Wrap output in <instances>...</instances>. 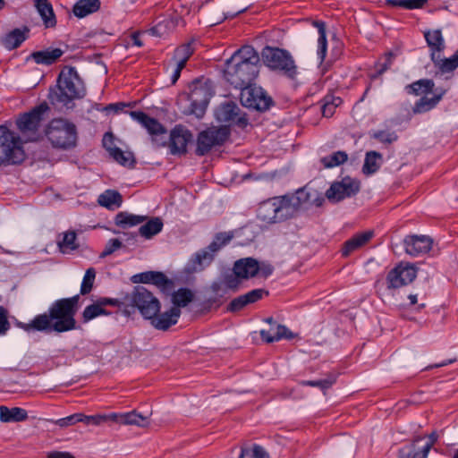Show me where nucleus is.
Listing matches in <instances>:
<instances>
[{"mask_svg":"<svg viewBox=\"0 0 458 458\" xmlns=\"http://www.w3.org/2000/svg\"><path fill=\"white\" fill-rule=\"evenodd\" d=\"M80 295L62 298L51 303L47 312L34 317L29 323H20L19 327L27 333L44 332L64 333L79 328L75 316L79 310Z\"/></svg>","mask_w":458,"mask_h":458,"instance_id":"obj_1","label":"nucleus"},{"mask_svg":"<svg viewBox=\"0 0 458 458\" xmlns=\"http://www.w3.org/2000/svg\"><path fill=\"white\" fill-rule=\"evenodd\" d=\"M259 68L260 58L258 52L250 46H243L225 61L224 78L235 89H242L254 84Z\"/></svg>","mask_w":458,"mask_h":458,"instance_id":"obj_2","label":"nucleus"},{"mask_svg":"<svg viewBox=\"0 0 458 458\" xmlns=\"http://www.w3.org/2000/svg\"><path fill=\"white\" fill-rule=\"evenodd\" d=\"M86 95L83 81L74 67H67L58 76L57 85L51 89L48 98L53 104L67 105L74 99H80Z\"/></svg>","mask_w":458,"mask_h":458,"instance_id":"obj_3","label":"nucleus"},{"mask_svg":"<svg viewBox=\"0 0 458 458\" xmlns=\"http://www.w3.org/2000/svg\"><path fill=\"white\" fill-rule=\"evenodd\" d=\"M20 135L5 125H0V166L20 165L25 159V152Z\"/></svg>","mask_w":458,"mask_h":458,"instance_id":"obj_4","label":"nucleus"},{"mask_svg":"<svg viewBox=\"0 0 458 458\" xmlns=\"http://www.w3.org/2000/svg\"><path fill=\"white\" fill-rule=\"evenodd\" d=\"M48 111L47 103L42 102L17 117L15 124L25 141H37L40 139L41 123L46 119Z\"/></svg>","mask_w":458,"mask_h":458,"instance_id":"obj_5","label":"nucleus"},{"mask_svg":"<svg viewBox=\"0 0 458 458\" xmlns=\"http://www.w3.org/2000/svg\"><path fill=\"white\" fill-rule=\"evenodd\" d=\"M263 63L272 71L279 72L289 79H294L298 73L297 65L291 54L284 49L266 47L261 53Z\"/></svg>","mask_w":458,"mask_h":458,"instance_id":"obj_6","label":"nucleus"},{"mask_svg":"<svg viewBox=\"0 0 458 458\" xmlns=\"http://www.w3.org/2000/svg\"><path fill=\"white\" fill-rule=\"evenodd\" d=\"M46 135L52 146L56 148L69 149L76 145V127L64 119L52 120L47 125Z\"/></svg>","mask_w":458,"mask_h":458,"instance_id":"obj_7","label":"nucleus"},{"mask_svg":"<svg viewBox=\"0 0 458 458\" xmlns=\"http://www.w3.org/2000/svg\"><path fill=\"white\" fill-rule=\"evenodd\" d=\"M258 218L267 224H276L293 218L283 196L269 198L259 203Z\"/></svg>","mask_w":458,"mask_h":458,"instance_id":"obj_8","label":"nucleus"},{"mask_svg":"<svg viewBox=\"0 0 458 458\" xmlns=\"http://www.w3.org/2000/svg\"><path fill=\"white\" fill-rule=\"evenodd\" d=\"M229 137L230 130L226 126H212L201 131L197 137L196 155L206 156L212 149L222 147Z\"/></svg>","mask_w":458,"mask_h":458,"instance_id":"obj_9","label":"nucleus"},{"mask_svg":"<svg viewBox=\"0 0 458 458\" xmlns=\"http://www.w3.org/2000/svg\"><path fill=\"white\" fill-rule=\"evenodd\" d=\"M240 101L243 106L259 112H266L274 106L273 98L255 84L241 89Z\"/></svg>","mask_w":458,"mask_h":458,"instance_id":"obj_10","label":"nucleus"},{"mask_svg":"<svg viewBox=\"0 0 458 458\" xmlns=\"http://www.w3.org/2000/svg\"><path fill=\"white\" fill-rule=\"evenodd\" d=\"M131 301L144 318H152L160 311V301L144 286H136L131 293Z\"/></svg>","mask_w":458,"mask_h":458,"instance_id":"obj_11","label":"nucleus"},{"mask_svg":"<svg viewBox=\"0 0 458 458\" xmlns=\"http://www.w3.org/2000/svg\"><path fill=\"white\" fill-rule=\"evenodd\" d=\"M360 189L359 180L346 176L340 182H334L326 191V197L333 203L355 196Z\"/></svg>","mask_w":458,"mask_h":458,"instance_id":"obj_12","label":"nucleus"},{"mask_svg":"<svg viewBox=\"0 0 458 458\" xmlns=\"http://www.w3.org/2000/svg\"><path fill=\"white\" fill-rule=\"evenodd\" d=\"M417 268L409 262H400L386 276L387 289H398L414 281Z\"/></svg>","mask_w":458,"mask_h":458,"instance_id":"obj_13","label":"nucleus"},{"mask_svg":"<svg viewBox=\"0 0 458 458\" xmlns=\"http://www.w3.org/2000/svg\"><path fill=\"white\" fill-rule=\"evenodd\" d=\"M131 281L135 284H153L165 294H169L174 286L173 280L160 271H146L134 275Z\"/></svg>","mask_w":458,"mask_h":458,"instance_id":"obj_14","label":"nucleus"},{"mask_svg":"<svg viewBox=\"0 0 458 458\" xmlns=\"http://www.w3.org/2000/svg\"><path fill=\"white\" fill-rule=\"evenodd\" d=\"M424 38L429 48V57L434 64V67L437 70L443 58L441 53L445 48V42L443 37L441 30H428L424 31Z\"/></svg>","mask_w":458,"mask_h":458,"instance_id":"obj_15","label":"nucleus"},{"mask_svg":"<svg viewBox=\"0 0 458 458\" xmlns=\"http://www.w3.org/2000/svg\"><path fill=\"white\" fill-rule=\"evenodd\" d=\"M240 108L233 101L223 103L216 109V116L219 122L235 124L240 128H245L249 122L245 115H239Z\"/></svg>","mask_w":458,"mask_h":458,"instance_id":"obj_16","label":"nucleus"},{"mask_svg":"<svg viewBox=\"0 0 458 458\" xmlns=\"http://www.w3.org/2000/svg\"><path fill=\"white\" fill-rule=\"evenodd\" d=\"M191 131L182 125H176L170 133L169 148L172 155H185L187 146L192 140Z\"/></svg>","mask_w":458,"mask_h":458,"instance_id":"obj_17","label":"nucleus"},{"mask_svg":"<svg viewBox=\"0 0 458 458\" xmlns=\"http://www.w3.org/2000/svg\"><path fill=\"white\" fill-rule=\"evenodd\" d=\"M433 244V240L427 235H407L403 240L405 252L412 257H417L428 252Z\"/></svg>","mask_w":458,"mask_h":458,"instance_id":"obj_18","label":"nucleus"},{"mask_svg":"<svg viewBox=\"0 0 458 458\" xmlns=\"http://www.w3.org/2000/svg\"><path fill=\"white\" fill-rule=\"evenodd\" d=\"M189 100L191 101L190 114L201 118L209 102V94L207 87L195 86L189 94Z\"/></svg>","mask_w":458,"mask_h":458,"instance_id":"obj_19","label":"nucleus"},{"mask_svg":"<svg viewBox=\"0 0 458 458\" xmlns=\"http://www.w3.org/2000/svg\"><path fill=\"white\" fill-rule=\"evenodd\" d=\"M119 301L117 299L101 297L98 299L94 303L87 306L82 312V319L85 323L94 319L95 318L101 315H108L109 313L106 310V306H118Z\"/></svg>","mask_w":458,"mask_h":458,"instance_id":"obj_20","label":"nucleus"},{"mask_svg":"<svg viewBox=\"0 0 458 458\" xmlns=\"http://www.w3.org/2000/svg\"><path fill=\"white\" fill-rule=\"evenodd\" d=\"M181 316V310L177 307H172L168 310L157 313L152 318H148L151 325L157 330L166 331L175 325Z\"/></svg>","mask_w":458,"mask_h":458,"instance_id":"obj_21","label":"nucleus"},{"mask_svg":"<svg viewBox=\"0 0 458 458\" xmlns=\"http://www.w3.org/2000/svg\"><path fill=\"white\" fill-rule=\"evenodd\" d=\"M214 260V255L211 251L206 249H202L194 253L187 264L185 265L184 271L187 274H193L196 272L202 271L205 267L211 264Z\"/></svg>","mask_w":458,"mask_h":458,"instance_id":"obj_22","label":"nucleus"},{"mask_svg":"<svg viewBox=\"0 0 458 458\" xmlns=\"http://www.w3.org/2000/svg\"><path fill=\"white\" fill-rule=\"evenodd\" d=\"M373 237L372 231H365L355 233L352 237L344 242L341 253L343 257H348L352 252L366 245Z\"/></svg>","mask_w":458,"mask_h":458,"instance_id":"obj_23","label":"nucleus"},{"mask_svg":"<svg viewBox=\"0 0 458 458\" xmlns=\"http://www.w3.org/2000/svg\"><path fill=\"white\" fill-rule=\"evenodd\" d=\"M130 115L143 125L149 134L158 136L166 132L165 128L156 118L141 111H131Z\"/></svg>","mask_w":458,"mask_h":458,"instance_id":"obj_24","label":"nucleus"},{"mask_svg":"<svg viewBox=\"0 0 458 458\" xmlns=\"http://www.w3.org/2000/svg\"><path fill=\"white\" fill-rule=\"evenodd\" d=\"M294 336V334L288 327L277 323H274L269 330L260 331L261 339L267 344L278 342L282 339L292 340Z\"/></svg>","mask_w":458,"mask_h":458,"instance_id":"obj_25","label":"nucleus"},{"mask_svg":"<svg viewBox=\"0 0 458 458\" xmlns=\"http://www.w3.org/2000/svg\"><path fill=\"white\" fill-rule=\"evenodd\" d=\"M259 261L254 258H242L233 264V271L243 280L252 278L259 275Z\"/></svg>","mask_w":458,"mask_h":458,"instance_id":"obj_26","label":"nucleus"},{"mask_svg":"<svg viewBox=\"0 0 458 458\" xmlns=\"http://www.w3.org/2000/svg\"><path fill=\"white\" fill-rule=\"evenodd\" d=\"M283 197L293 217L304 204L310 200V193L305 188L299 189L293 194L283 195Z\"/></svg>","mask_w":458,"mask_h":458,"instance_id":"obj_27","label":"nucleus"},{"mask_svg":"<svg viewBox=\"0 0 458 458\" xmlns=\"http://www.w3.org/2000/svg\"><path fill=\"white\" fill-rule=\"evenodd\" d=\"M425 437H417L399 450V458H427L428 445H420Z\"/></svg>","mask_w":458,"mask_h":458,"instance_id":"obj_28","label":"nucleus"},{"mask_svg":"<svg viewBox=\"0 0 458 458\" xmlns=\"http://www.w3.org/2000/svg\"><path fill=\"white\" fill-rule=\"evenodd\" d=\"M112 421L123 425H135L146 427L148 424V417L138 413L136 411L124 413H112Z\"/></svg>","mask_w":458,"mask_h":458,"instance_id":"obj_29","label":"nucleus"},{"mask_svg":"<svg viewBox=\"0 0 458 458\" xmlns=\"http://www.w3.org/2000/svg\"><path fill=\"white\" fill-rule=\"evenodd\" d=\"M29 32L30 29L27 26H23L22 29H14L2 38L1 43L6 49H15L27 39Z\"/></svg>","mask_w":458,"mask_h":458,"instance_id":"obj_30","label":"nucleus"},{"mask_svg":"<svg viewBox=\"0 0 458 458\" xmlns=\"http://www.w3.org/2000/svg\"><path fill=\"white\" fill-rule=\"evenodd\" d=\"M445 89H437L435 95L432 98L422 97L420 98L412 107V111L415 114H421L433 109L442 99L445 94Z\"/></svg>","mask_w":458,"mask_h":458,"instance_id":"obj_31","label":"nucleus"},{"mask_svg":"<svg viewBox=\"0 0 458 458\" xmlns=\"http://www.w3.org/2000/svg\"><path fill=\"white\" fill-rule=\"evenodd\" d=\"M63 55L64 51L60 48H47L33 52L30 57L38 64L50 65L55 64Z\"/></svg>","mask_w":458,"mask_h":458,"instance_id":"obj_32","label":"nucleus"},{"mask_svg":"<svg viewBox=\"0 0 458 458\" xmlns=\"http://www.w3.org/2000/svg\"><path fill=\"white\" fill-rule=\"evenodd\" d=\"M35 6L43 21L45 27H55L56 18L50 2L48 0H35Z\"/></svg>","mask_w":458,"mask_h":458,"instance_id":"obj_33","label":"nucleus"},{"mask_svg":"<svg viewBox=\"0 0 458 458\" xmlns=\"http://www.w3.org/2000/svg\"><path fill=\"white\" fill-rule=\"evenodd\" d=\"M57 246L63 254H70L79 248L77 234L74 231H67L58 235Z\"/></svg>","mask_w":458,"mask_h":458,"instance_id":"obj_34","label":"nucleus"},{"mask_svg":"<svg viewBox=\"0 0 458 458\" xmlns=\"http://www.w3.org/2000/svg\"><path fill=\"white\" fill-rule=\"evenodd\" d=\"M101 3L99 0H78L73 5V14L78 18L86 17L99 10Z\"/></svg>","mask_w":458,"mask_h":458,"instance_id":"obj_35","label":"nucleus"},{"mask_svg":"<svg viewBox=\"0 0 458 458\" xmlns=\"http://www.w3.org/2000/svg\"><path fill=\"white\" fill-rule=\"evenodd\" d=\"M28 418L26 410L20 407H0V420L3 422H20Z\"/></svg>","mask_w":458,"mask_h":458,"instance_id":"obj_36","label":"nucleus"},{"mask_svg":"<svg viewBox=\"0 0 458 458\" xmlns=\"http://www.w3.org/2000/svg\"><path fill=\"white\" fill-rule=\"evenodd\" d=\"M383 156L379 152L371 150L365 155L362 173L366 175H371L378 171L381 166Z\"/></svg>","mask_w":458,"mask_h":458,"instance_id":"obj_37","label":"nucleus"},{"mask_svg":"<svg viewBox=\"0 0 458 458\" xmlns=\"http://www.w3.org/2000/svg\"><path fill=\"white\" fill-rule=\"evenodd\" d=\"M435 83L430 79H421L405 86V91L409 95L419 96L433 91Z\"/></svg>","mask_w":458,"mask_h":458,"instance_id":"obj_38","label":"nucleus"},{"mask_svg":"<svg viewBox=\"0 0 458 458\" xmlns=\"http://www.w3.org/2000/svg\"><path fill=\"white\" fill-rule=\"evenodd\" d=\"M163 225L161 218L152 217L139 228V233L145 239H151L162 231Z\"/></svg>","mask_w":458,"mask_h":458,"instance_id":"obj_39","label":"nucleus"},{"mask_svg":"<svg viewBox=\"0 0 458 458\" xmlns=\"http://www.w3.org/2000/svg\"><path fill=\"white\" fill-rule=\"evenodd\" d=\"M458 68V49L454 55L448 58H443L438 69L436 72V75H447L445 79H449L453 76L454 71Z\"/></svg>","mask_w":458,"mask_h":458,"instance_id":"obj_40","label":"nucleus"},{"mask_svg":"<svg viewBox=\"0 0 458 458\" xmlns=\"http://www.w3.org/2000/svg\"><path fill=\"white\" fill-rule=\"evenodd\" d=\"M313 25L318 29V31L317 54L320 63H322L327 55V49L326 25L325 22L321 21H313Z\"/></svg>","mask_w":458,"mask_h":458,"instance_id":"obj_41","label":"nucleus"},{"mask_svg":"<svg viewBox=\"0 0 458 458\" xmlns=\"http://www.w3.org/2000/svg\"><path fill=\"white\" fill-rule=\"evenodd\" d=\"M122 202V195L118 191L112 190L106 191L98 198V203L108 209L119 208Z\"/></svg>","mask_w":458,"mask_h":458,"instance_id":"obj_42","label":"nucleus"},{"mask_svg":"<svg viewBox=\"0 0 458 458\" xmlns=\"http://www.w3.org/2000/svg\"><path fill=\"white\" fill-rule=\"evenodd\" d=\"M194 48L191 42L182 44L175 48L172 61L174 64L186 65L190 57L193 55Z\"/></svg>","mask_w":458,"mask_h":458,"instance_id":"obj_43","label":"nucleus"},{"mask_svg":"<svg viewBox=\"0 0 458 458\" xmlns=\"http://www.w3.org/2000/svg\"><path fill=\"white\" fill-rule=\"evenodd\" d=\"M194 299L193 292L189 288H180L174 292L172 294V302L174 307L180 309L181 307H186Z\"/></svg>","mask_w":458,"mask_h":458,"instance_id":"obj_44","label":"nucleus"},{"mask_svg":"<svg viewBox=\"0 0 458 458\" xmlns=\"http://www.w3.org/2000/svg\"><path fill=\"white\" fill-rule=\"evenodd\" d=\"M143 216H136L126 212H120L115 216L114 223L116 225L126 228L141 224L145 220Z\"/></svg>","mask_w":458,"mask_h":458,"instance_id":"obj_45","label":"nucleus"},{"mask_svg":"<svg viewBox=\"0 0 458 458\" xmlns=\"http://www.w3.org/2000/svg\"><path fill=\"white\" fill-rule=\"evenodd\" d=\"M347 160L348 154L345 151L338 150L321 157L320 163L324 168H333L345 163Z\"/></svg>","mask_w":458,"mask_h":458,"instance_id":"obj_46","label":"nucleus"},{"mask_svg":"<svg viewBox=\"0 0 458 458\" xmlns=\"http://www.w3.org/2000/svg\"><path fill=\"white\" fill-rule=\"evenodd\" d=\"M233 238V232H221L217 233L212 242L208 246V250L215 254L221 250L224 246L227 245Z\"/></svg>","mask_w":458,"mask_h":458,"instance_id":"obj_47","label":"nucleus"},{"mask_svg":"<svg viewBox=\"0 0 458 458\" xmlns=\"http://www.w3.org/2000/svg\"><path fill=\"white\" fill-rule=\"evenodd\" d=\"M428 0H386L389 7L402 8L404 10H415L422 8Z\"/></svg>","mask_w":458,"mask_h":458,"instance_id":"obj_48","label":"nucleus"},{"mask_svg":"<svg viewBox=\"0 0 458 458\" xmlns=\"http://www.w3.org/2000/svg\"><path fill=\"white\" fill-rule=\"evenodd\" d=\"M111 157L120 165L126 167H133L136 161L132 152L123 151L120 148L113 149Z\"/></svg>","mask_w":458,"mask_h":458,"instance_id":"obj_49","label":"nucleus"},{"mask_svg":"<svg viewBox=\"0 0 458 458\" xmlns=\"http://www.w3.org/2000/svg\"><path fill=\"white\" fill-rule=\"evenodd\" d=\"M394 55L392 52H388L384 55V62L379 60L375 64L376 72L369 74L371 80H376L386 72L392 65Z\"/></svg>","mask_w":458,"mask_h":458,"instance_id":"obj_50","label":"nucleus"},{"mask_svg":"<svg viewBox=\"0 0 458 458\" xmlns=\"http://www.w3.org/2000/svg\"><path fill=\"white\" fill-rule=\"evenodd\" d=\"M239 458H269V455L264 447L254 444L251 446L242 447Z\"/></svg>","mask_w":458,"mask_h":458,"instance_id":"obj_51","label":"nucleus"},{"mask_svg":"<svg viewBox=\"0 0 458 458\" xmlns=\"http://www.w3.org/2000/svg\"><path fill=\"white\" fill-rule=\"evenodd\" d=\"M80 422H83L86 425L99 426L109 420L112 421V413L109 414H96V415H85L79 412Z\"/></svg>","mask_w":458,"mask_h":458,"instance_id":"obj_52","label":"nucleus"},{"mask_svg":"<svg viewBox=\"0 0 458 458\" xmlns=\"http://www.w3.org/2000/svg\"><path fill=\"white\" fill-rule=\"evenodd\" d=\"M336 381V377L334 374L329 375L327 377L318 380H304L301 385L305 386L318 387L321 390L330 388Z\"/></svg>","mask_w":458,"mask_h":458,"instance_id":"obj_53","label":"nucleus"},{"mask_svg":"<svg viewBox=\"0 0 458 458\" xmlns=\"http://www.w3.org/2000/svg\"><path fill=\"white\" fill-rule=\"evenodd\" d=\"M96 278V270L94 267H89L86 270L81 285V294L86 295L89 293L93 288Z\"/></svg>","mask_w":458,"mask_h":458,"instance_id":"obj_54","label":"nucleus"},{"mask_svg":"<svg viewBox=\"0 0 458 458\" xmlns=\"http://www.w3.org/2000/svg\"><path fill=\"white\" fill-rule=\"evenodd\" d=\"M242 278L241 276H238L235 271L233 270L231 273H226L223 277V284L226 286V288L236 292L239 290Z\"/></svg>","mask_w":458,"mask_h":458,"instance_id":"obj_55","label":"nucleus"},{"mask_svg":"<svg viewBox=\"0 0 458 458\" xmlns=\"http://www.w3.org/2000/svg\"><path fill=\"white\" fill-rule=\"evenodd\" d=\"M371 137L384 144H391L397 140L398 136L394 131H377L371 134Z\"/></svg>","mask_w":458,"mask_h":458,"instance_id":"obj_56","label":"nucleus"},{"mask_svg":"<svg viewBox=\"0 0 458 458\" xmlns=\"http://www.w3.org/2000/svg\"><path fill=\"white\" fill-rule=\"evenodd\" d=\"M268 294V291L259 288L253 289L242 295L247 302V305H249L257 302L258 301L263 299V297L267 296Z\"/></svg>","mask_w":458,"mask_h":458,"instance_id":"obj_57","label":"nucleus"},{"mask_svg":"<svg viewBox=\"0 0 458 458\" xmlns=\"http://www.w3.org/2000/svg\"><path fill=\"white\" fill-rule=\"evenodd\" d=\"M53 424L60 427V428H67L72 425H75L76 423L81 421V419L79 418V412L73 413L72 415H69L65 418L58 419V420H50Z\"/></svg>","mask_w":458,"mask_h":458,"instance_id":"obj_58","label":"nucleus"},{"mask_svg":"<svg viewBox=\"0 0 458 458\" xmlns=\"http://www.w3.org/2000/svg\"><path fill=\"white\" fill-rule=\"evenodd\" d=\"M122 247V242L118 239H110L104 250L102 251L100 257L105 258L113 254L115 250H119Z\"/></svg>","mask_w":458,"mask_h":458,"instance_id":"obj_59","label":"nucleus"},{"mask_svg":"<svg viewBox=\"0 0 458 458\" xmlns=\"http://www.w3.org/2000/svg\"><path fill=\"white\" fill-rule=\"evenodd\" d=\"M246 306L247 302L243 295H240L231 301V302L227 306V310L230 312H237L242 310Z\"/></svg>","mask_w":458,"mask_h":458,"instance_id":"obj_60","label":"nucleus"},{"mask_svg":"<svg viewBox=\"0 0 458 458\" xmlns=\"http://www.w3.org/2000/svg\"><path fill=\"white\" fill-rule=\"evenodd\" d=\"M10 322L7 318V310L3 306H0V335H5L10 329Z\"/></svg>","mask_w":458,"mask_h":458,"instance_id":"obj_61","label":"nucleus"},{"mask_svg":"<svg viewBox=\"0 0 458 458\" xmlns=\"http://www.w3.org/2000/svg\"><path fill=\"white\" fill-rule=\"evenodd\" d=\"M103 146L108 151L111 156L113 149H118L119 148L114 145V137L111 132H106L103 137Z\"/></svg>","mask_w":458,"mask_h":458,"instance_id":"obj_62","label":"nucleus"},{"mask_svg":"<svg viewBox=\"0 0 458 458\" xmlns=\"http://www.w3.org/2000/svg\"><path fill=\"white\" fill-rule=\"evenodd\" d=\"M259 268L258 276H259L261 277L267 278L274 272V267L269 263L259 262Z\"/></svg>","mask_w":458,"mask_h":458,"instance_id":"obj_63","label":"nucleus"},{"mask_svg":"<svg viewBox=\"0 0 458 458\" xmlns=\"http://www.w3.org/2000/svg\"><path fill=\"white\" fill-rule=\"evenodd\" d=\"M129 106H130V104H126L123 102L113 103V104H109V105L106 106L103 108V111L106 113L114 112V113L117 114L121 111H123V109Z\"/></svg>","mask_w":458,"mask_h":458,"instance_id":"obj_64","label":"nucleus"}]
</instances>
